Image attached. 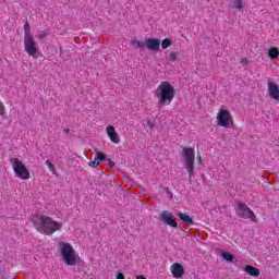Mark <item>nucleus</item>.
<instances>
[{
    "mask_svg": "<svg viewBox=\"0 0 279 279\" xmlns=\"http://www.w3.org/2000/svg\"><path fill=\"white\" fill-rule=\"evenodd\" d=\"M37 232L51 236L54 232L62 230V222L53 220V218L46 215H36L32 219Z\"/></svg>",
    "mask_w": 279,
    "mask_h": 279,
    "instance_id": "obj_1",
    "label": "nucleus"
},
{
    "mask_svg": "<svg viewBox=\"0 0 279 279\" xmlns=\"http://www.w3.org/2000/svg\"><path fill=\"white\" fill-rule=\"evenodd\" d=\"M159 106H171L175 99V87L169 81H162L154 92Z\"/></svg>",
    "mask_w": 279,
    "mask_h": 279,
    "instance_id": "obj_2",
    "label": "nucleus"
},
{
    "mask_svg": "<svg viewBox=\"0 0 279 279\" xmlns=\"http://www.w3.org/2000/svg\"><path fill=\"white\" fill-rule=\"evenodd\" d=\"M58 245L61 258L63 259L65 265H68L69 267H75V265H80V263H82V257L76 254L71 243L59 242Z\"/></svg>",
    "mask_w": 279,
    "mask_h": 279,
    "instance_id": "obj_3",
    "label": "nucleus"
},
{
    "mask_svg": "<svg viewBox=\"0 0 279 279\" xmlns=\"http://www.w3.org/2000/svg\"><path fill=\"white\" fill-rule=\"evenodd\" d=\"M182 154L184 158V167L187 171L189 181L191 182L195 177V148L184 147Z\"/></svg>",
    "mask_w": 279,
    "mask_h": 279,
    "instance_id": "obj_4",
    "label": "nucleus"
},
{
    "mask_svg": "<svg viewBox=\"0 0 279 279\" xmlns=\"http://www.w3.org/2000/svg\"><path fill=\"white\" fill-rule=\"evenodd\" d=\"M216 120L217 125H219L220 128H234V118L232 117V113H230L228 109L220 108L217 113Z\"/></svg>",
    "mask_w": 279,
    "mask_h": 279,
    "instance_id": "obj_5",
    "label": "nucleus"
},
{
    "mask_svg": "<svg viewBox=\"0 0 279 279\" xmlns=\"http://www.w3.org/2000/svg\"><path fill=\"white\" fill-rule=\"evenodd\" d=\"M24 50L31 58H40L43 53L40 52V48L38 47V43L33 37H24Z\"/></svg>",
    "mask_w": 279,
    "mask_h": 279,
    "instance_id": "obj_6",
    "label": "nucleus"
},
{
    "mask_svg": "<svg viewBox=\"0 0 279 279\" xmlns=\"http://www.w3.org/2000/svg\"><path fill=\"white\" fill-rule=\"evenodd\" d=\"M11 165L16 178H20V180H29V170L21 159L12 158Z\"/></svg>",
    "mask_w": 279,
    "mask_h": 279,
    "instance_id": "obj_7",
    "label": "nucleus"
},
{
    "mask_svg": "<svg viewBox=\"0 0 279 279\" xmlns=\"http://www.w3.org/2000/svg\"><path fill=\"white\" fill-rule=\"evenodd\" d=\"M236 215L241 219H251L254 223H258L256 214H254V211L243 203L238 204Z\"/></svg>",
    "mask_w": 279,
    "mask_h": 279,
    "instance_id": "obj_8",
    "label": "nucleus"
},
{
    "mask_svg": "<svg viewBox=\"0 0 279 279\" xmlns=\"http://www.w3.org/2000/svg\"><path fill=\"white\" fill-rule=\"evenodd\" d=\"M160 221L170 228H178V222L173 219V214L169 210H163L159 216Z\"/></svg>",
    "mask_w": 279,
    "mask_h": 279,
    "instance_id": "obj_9",
    "label": "nucleus"
},
{
    "mask_svg": "<svg viewBox=\"0 0 279 279\" xmlns=\"http://www.w3.org/2000/svg\"><path fill=\"white\" fill-rule=\"evenodd\" d=\"M268 95L270 99H275V101H279V85L269 81L268 82Z\"/></svg>",
    "mask_w": 279,
    "mask_h": 279,
    "instance_id": "obj_10",
    "label": "nucleus"
},
{
    "mask_svg": "<svg viewBox=\"0 0 279 279\" xmlns=\"http://www.w3.org/2000/svg\"><path fill=\"white\" fill-rule=\"evenodd\" d=\"M106 132L111 143H114L116 145H119L121 143V140L119 138V133H117V130L112 125H108Z\"/></svg>",
    "mask_w": 279,
    "mask_h": 279,
    "instance_id": "obj_11",
    "label": "nucleus"
},
{
    "mask_svg": "<svg viewBox=\"0 0 279 279\" xmlns=\"http://www.w3.org/2000/svg\"><path fill=\"white\" fill-rule=\"evenodd\" d=\"M145 46L150 51H158L160 49V39H158V38H148L145 41Z\"/></svg>",
    "mask_w": 279,
    "mask_h": 279,
    "instance_id": "obj_12",
    "label": "nucleus"
},
{
    "mask_svg": "<svg viewBox=\"0 0 279 279\" xmlns=\"http://www.w3.org/2000/svg\"><path fill=\"white\" fill-rule=\"evenodd\" d=\"M171 274L173 278H182L184 276V267L182 264L174 263L171 265Z\"/></svg>",
    "mask_w": 279,
    "mask_h": 279,
    "instance_id": "obj_13",
    "label": "nucleus"
},
{
    "mask_svg": "<svg viewBox=\"0 0 279 279\" xmlns=\"http://www.w3.org/2000/svg\"><path fill=\"white\" fill-rule=\"evenodd\" d=\"M104 160H106V155L104 153L98 151L96 153V157L94 158V160L88 162V166L95 169L99 167V165H101Z\"/></svg>",
    "mask_w": 279,
    "mask_h": 279,
    "instance_id": "obj_14",
    "label": "nucleus"
},
{
    "mask_svg": "<svg viewBox=\"0 0 279 279\" xmlns=\"http://www.w3.org/2000/svg\"><path fill=\"white\" fill-rule=\"evenodd\" d=\"M245 271L248 276H253V278H258V276H260V269H258L252 265H246Z\"/></svg>",
    "mask_w": 279,
    "mask_h": 279,
    "instance_id": "obj_15",
    "label": "nucleus"
},
{
    "mask_svg": "<svg viewBox=\"0 0 279 279\" xmlns=\"http://www.w3.org/2000/svg\"><path fill=\"white\" fill-rule=\"evenodd\" d=\"M178 218L183 222L185 223L186 226H192L193 223V218H191V216L186 215V214H183V213H179L178 215Z\"/></svg>",
    "mask_w": 279,
    "mask_h": 279,
    "instance_id": "obj_16",
    "label": "nucleus"
},
{
    "mask_svg": "<svg viewBox=\"0 0 279 279\" xmlns=\"http://www.w3.org/2000/svg\"><path fill=\"white\" fill-rule=\"evenodd\" d=\"M268 57L270 58V60H277V58L279 57L278 47H270L268 49Z\"/></svg>",
    "mask_w": 279,
    "mask_h": 279,
    "instance_id": "obj_17",
    "label": "nucleus"
},
{
    "mask_svg": "<svg viewBox=\"0 0 279 279\" xmlns=\"http://www.w3.org/2000/svg\"><path fill=\"white\" fill-rule=\"evenodd\" d=\"M34 34H32V27L29 26V23L24 24V38H31Z\"/></svg>",
    "mask_w": 279,
    "mask_h": 279,
    "instance_id": "obj_18",
    "label": "nucleus"
},
{
    "mask_svg": "<svg viewBox=\"0 0 279 279\" xmlns=\"http://www.w3.org/2000/svg\"><path fill=\"white\" fill-rule=\"evenodd\" d=\"M232 1V8L235 10H243V0H231Z\"/></svg>",
    "mask_w": 279,
    "mask_h": 279,
    "instance_id": "obj_19",
    "label": "nucleus"
},
{
    "mask_svg": "<svg viewBox=\"0 0 279 279\" xmlns=\"http://www.w3.org/2000/svg\"><path fill=\"white\" fill-rule=\"evenodd\" d=\"M222 258H225L227 263H232L234 260V255L225 252L222 253Z\"/></svg>",
    "mask_w": 279,
    "mask_h": 279,
    "instance_id": "obj_20",
    "label": "nucleus"
},
{
    "mask_svg": "<svg viewBox=\"0 0 279 279\" xmlns=\"http://www.w3.org/2000/svg\"><path fill=\"white\" fill-rule=\"evenodd\" d=\"M171 46V39L166 38L161 41V47L162 49H169V47Z\"/></svg>",
    "mask_w": 279,
    "mask_h": 279,
    "instance_id": "obj_21",
    "label": "nucleus"
},
{
    "mask_svg": "<svg viewBox=\"0 0 279 279\" xmlns=\"http://www.w3.org/2000/svg\"><path fill=\"white\" fill-rule=\"evenodd\" d=\"M132 45H134L135 47H137L138 49H143V47H145V43L141 41V40H133Z\"/></svg>",
    "mask_w": 279,
    "mask_h": 279,
    "instance_id": "obj_22",
    "label": "nucleus"
},
{
    "mask_svg": "<svg viewBox=\"0 0 279 279\" xmlns=\"http://www.w3.org/2000/svg\"><path fill=\"white\" fill-rule=\"evenodd\" d=\"M169 59L171 62L178 61V52H175V51L170 52Z\"/></svg>",
    "mask_w": 279,
    "mask_h": 279,
    "instance_id": "obj_23",
    "label": "nucleus"
},
{
    "mask_svg": "<svg viewBox=\"0 0 279 279\" xmlns=\"http://www.w3.org/2000/svg\"><path fill=\"white\" fill-rule=\"evenodd\" d=\"M47 36H49V33L48 32H41V33H39L38 35H37V38L39 39V40H45V38H47Z\"/></svg>",
    "mask_w": 279,
    "mask_h": 279,
    "instance_id": "obj_24",
    "label": "nucleus"
},
{
    "mask_svg": "<svg viewBox=\"0 0 279 279\" xmlns=\"http://www.w3.org/2000/svg\"><path fill=\"white\" fill-rule=\"evenodd\" d=\"M5 114V106L0 101V117H4Z\"/></svg>",
    "mask_w": 279,
    "mask_h": 279,
    "instance_id": "obj_25",
    "label": "nucleus"
},
{
    "mask_svg": "<svg viewBox=\"0 0 279 279\" xmlns=\"http://www.w3.org/2000/svg\"><path fill=\"white\" fill-rule=\"evenodd\" d=\"M46 165L50 171H53L56 168H53V163H51L49 160H46Z\"/></svg>",
    "mask_w": 279,
    "mask_h": 279,
    "instance_id": "obj_26",
    "label": "nucleus"
},
{
    "mask_svg": "<svg viewBox=\"0 0 279 279\" xmlns=\"http://www.w3.org/2000/svg\"><path fill=\"white\" fill-rule=\"evenodd\" d=\"M116 279H125V275H123V272H118Z\"/></svg>",
    "mask_w": 279,
    "mask_h": 279,
    "instance_id": "obj_27",
    "label": "nucleus"
},
{
    "mask_svg": "<svg viewBox=\"0 0 279 279\" xmlns=\"http://www.w3.org/2000/svg\"><path fill=\"white\" fill-rule=\"evenodd\" d=\"M241 64H247V58H242L241 59Z\"/></svg>",
    "mask_w": 279,
    "mask_h": 279,
    "instance_id": "obj_28",
    "label": "nucleus"
},
{
    "mask_svg": "<svg viewBox=\"0 0 279 279\" xmlns=\"http://www.w3.org/2000/svg\"><path fill=\"white\" fill-rule=\"evenodd\" d=\"M64 134H70L71 130L70 129H63Z\"/></svg>",
    "mask_w": 279,
    "mask_h": 279,
    "instance_id": "obj_29",
    "label": "nucleus"
},
{
    "mask_svg": "<svg viewBox=\"0 0 279 279\" xmlns=\"http://www.w3.org/2000/svg\"><path fill=\"white\" fill-rule=\"evenodd\" d=\"M197 162L202 163V156H197Z\"/></svg>",
    "mask_w": 279,
    "mask_h": 279,
    "instance_id": "obj_30",
    "label": "nucleus"
},
{
    "mask_svg": "<svg viewBox=\"0 0 279 279\" xmlns=\"http://www.w3.org/2000/svg\"><path fill=\"white\" fill-rule=\"evenodd\" d=\"M111 167H114V163H110Z\"/></svg>",
    "mask_w": 279,
    "mask_h": 279,
    "instance_id": "obj_31",
    "label": "nucleus"
}]
</instances>
